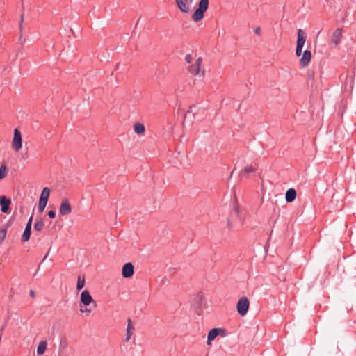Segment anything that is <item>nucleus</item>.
<instances>
[{
    "mask_svg": "<svg viewBox=\"0 0 356 356\" xmlns=\"http://www.w3.org/2000/svg\"><path fill=\"white\" fill-rule=\"evenodd\" d=\"M296 191L293 188H289L286 191L285 199L287 202H293L296 197Z\"/></svg>",
    "mask_w": 356,
    "mask_h": 356,
    "instance_id": "15",
    "label": "nucleus"
},
{
    "mask_svg": "<svg viewBox=\"0 0 356 356\" xmlns=\"http://www.w3.org/2000/svg\"><path fill=\"white\" fill-rule=\"evenodd\" d=\"M44 226V223L42 218H37L36 221L34 225V229L40 232Z\"/></svg>",
    "mask_w": 356,
    "mask_h": 356,
    "instance_id": "20",
    "label": "nucleus"
},
{
    "mask_svg": "<svg viewBox=\"0 0 356 356\" xmlns=\"http://www.w3.org/2000/svg\"><path fill=\"white\" fill-rule=\"evenodd\" d=\"M175 2L178 8L182 13H188L190 12L193 0H175Z\"/></svg>",
    "mask_w": 356,
    "mask_h": 356,
    "instance_id": "8",
    "label": "nucleus"
},
{
    "mask_svg": "<svg viewBox=\"0 0 356 356\" xmlns=\"http://www.w3.org/2000/svg\"><path fill=\"white\" fill-rule=\"evenodd\" d=\"M85 285V278L84 276L79 275L77 278V285L76 289L78 291H81Z\"/></svg>",
    "mask_w": 356,
    "mask_h": 356,
    "instance_id": "21",
    "label": "nucleus"
},
{
    "mask_svg": "<svg viewBox=\"0 0 356 356\" xmlns=\"http://www.w3.org/2000/svg\"><path fill=\"white\" fill-rule=\"evenodd\" d=\"M254 33H255L257 35H261V29H260V27H257V28L254 29Z\"/></svg>",
    "mask_w": 356,
    "mask_h": 356,
    "instance_id": "31",
    "label": "nucleus"
},
{
    "mask_svg": "<svg viewBox=\"0 0 356 356\" xmlns=\"http://www.w3.org/2000/svg\"><path fill=\"white\" fill-rule=\"evenodd\" d=\"M6 176V167L2 165L0 167V179H3Z\"/></svg>",
    "mask_w": 356,
    "mask_h": 356,
    "instance_id": "25",
    "label": "nucleus"
},
{
    "mask_svg": "<svg viewBox=\"0 0 356 356\" xmlns=\"http://www.w3.org/2000/svg\"><path fill=\"white\" fill-rule=\"evenodd\" d=\"M257 171V168L250 165H246L243 170H242L239 173V177L241 179L243 178L246 176V175L249 173L255 172Z\"/></svg>",
    "mask_w": 356,
    "mask_h": 356,
    "instance_id": "14",
    "label": "nucleus"
},
{
    "mask_svg": "<svg viewBox=\"0 0 356 356\" xmlns=\"http://www.w3.org/2000/svg\"><path fill=\"white\" fill-rule=\"evenodd\" d=\"M50 194V190L49 188L45 187L42 189L40 200H44L45 202H48V199Z\"/></svg>",
    "mask_w": 356,
    "mask_h": 356,
    "instance_id": "19",
    "label": "nucleus"
},
{
    "mask_svg": "<svg viewBox=\"0 0 356 356\" xmlns=\"http://www.w3.org/2000/svg\"><path fill=\"white\" fill-rule=\"evenodd\" d=\"M209 7V0H200L197 8L193 13L191 18L195 22H200L204 17V13L207 11Z\"/></svg>",
    "mask_w": 356,
    "mask_h": 356,
    "instance_id": "1",
    "label": "nucleus"
},
{
    "mask_svg": "<svg viewBox=\"0 0 356 356\" xmlns=\"http://www.w3.org/2000/svg\"><path fill=\"white\" fill-rule=\"evenodd\" d=\"M47 214H48V216H49L50 218H55V216H56V213H55V211H52V210L49 211H48V213H47Z\"/></svg>",
    "mask_w": 356,
    "mask_h": 356,
    "instance_id": "29",
    "label": "nucleus"
},
{
    "mask_svg": "<svg viewBox=\"0 0 356 356\" xmlns=\"http://www.w3.org/2000/svg\"><path fill=\"white\" fill-rule=\"evenodd\" d=\"M79 311L81 313H87V314H90L91 312H92V309H90V308H88V307H85L84 309L81 307L80 309H79Z\"/></svg>",
    "mask_w": 356,
    "mask_h": 356,
    "instance_id": "26",
    "label": "nucleus"
},
{
    "mask_svg": "<svg viewBox=\"0 0 356 356\" xmlns=\"http://www.w3.org/2000/svg\"><path fill=\"white\" fill-rule=\"evenodd\" d=\"M32 220H33V216H31L29 218V219L28 222H26V225L25 228H26V229H27V228H29V229H31Z\"/></svg>",
    "mask_w": 356,
    "mask_h": 356,
    "instance_id": "28",
    "label": "nucleus"
},
{
    "mask_svg": "<svg viewBox=\"0 0 356 356\" xmlns=\"http://www.w3.org/2000/svg\"><path fill=\"white\" fill-rule=\"evenodd\" d=\"M134 330V328L131 320L129 318L127 321V337H126V339H125L126 341H128L130 339Z\"/></svg>",
    "mask_w": 356,
    "mask_h": 356,
    "instance_id": "17",
    "label": "nucleus"
},
{
    "mask_svg": "<svg viewBox=\"0 0 356 356\" xmlns=\"http://www.w3.org/2000/svg\"><path fill=\"white\" fill-rule=\"evenodd\" d=\"M227 227L229 229H231L232 227V223L230 219H229V218L227 220Z\"/></svg>",
    "mask_w": 356,
    "mask_h": 356,
    "instance_id": "30",
    "label": "nucleus"
},
{
    "mask_svg": "<svg viewBox=\"0 0 356 356\" xmlns=\"http://www.w3.org/2000/svg\"><path fill=\"white\" fill-rule=\"evenodd\" d=\"M23 21H24V14L21 15V20H20V26H19V28L21 30L22 29Z\"/></svg>",
    "mask_w": 356,
    "mask_h": 356,
    "instance_id": "32",
    "label": "nucleus"
},
{
    "mask_svg": "<svg viewBox=\"0 0 356 356\" xmlns=\"http://www.w3.org/2000/svg\"><path fill=\"white\" fill-rule=\"evenodd\" d=\"M342 36V29H337L332 36V42L334 43L335 46H337L340 42L341 38Z\"/></svg>",
    "mask_w": 356,
    "mask_h": 356,
    "instance_id": "13",
    "label": "nucleus"
},
{
    "mask_svg": "<svg viewBox=\"0 0 356 356\" xmlns=\"http://www.w3.org/2000/svg\"><path fill=\"white\" fill-rule=\"evenodd\" d=\"M81 302L85 306H89L90 304H93L94 307H97L96 302L93 300L89 291L87 290H84L81 292Z\"/></svg>",
    "mask_w": 356,
    "mask_h": 356,
    "instance_id": "7",
    "label": "nucleus"
},
{
    "mask_svg": "<svg viewBox=\"0 0 356 356\" xmlns=\"http://www.w3.org/2000/svg\"><path fill=\"white\" fill-rule=\"evenodd\" d=\"M193 60V56H192V55H191V54H187V55H186V56H185V60H186V62L187 63H188V64H191H191H192Z\"/></svg>",
    "mask_w": 356,
    "mask_h": 356,
    "instance_id": "27",
    "label": "nucleus"
},
{
    "mask_svg": "<svg viewBox=\"0 0 356 356\" xmlns=\"http://www.w3.org/2000/svg\"><path fill=\"white\" fill-rule=\"evenodd\" d=\"M235 210H236V212L238 213V207H236L235 208Z\"/></svg>",
    "mask_w": 356,
    "mask_h": 356,
    "instance_id": "34",
    "label": "nucleus"
},
{
    "mask_svg": "<svg viewBox=\"0 0 356 356\" xmlns=\"http://www.w3.org/2000/svg\"><path fill=\"white\" fill-rule=\"evenodd\" d=\"M134 130L138 135H143L145 131V128L143 124L140 122H136L134 124Z\"/></svg>",
    "mask_w": 356,
    "mask_h": 356,
    "instance_id": "16",
    "label": "nucleus"
},
{
    "mask_svg": "<svg viewBox=\"0 0 356 356\" xmlns=\"http://www.w3.org/2000/svg\"><path fill=\"white\" fill-rule=\"evenodd\" d=\"M22 147V138L20 131L18 129H15L14 136L12 141V148L18 152Z\"/></svg>",
    "mask_w": 356,
    "mask_h": 356,
    "instance_id": "5",
    "label": "nucleus"
},
{
    "mask_svg": "<svg viewBox=\"0 0 356 356\" xmlns=\"http://www.w3.org/2000/svg\"><path fill=\"white\" fill-rule=\"evenodd\" d=\"M47 204V202H45V201L42 200H39V203H38V211H39V212L42 213V212L44 211Z\"/></svg>",
    "mask_w": 356,
    "mask_h": 356,
    "instance_id": "24",
    "label": "nucleus"
},
{
    "mask_svg": "<svg viewBox=\"0 0 356 356\" xmlns=\"http://www.w3.org/2000/svg\"><path fill=\"white\" fill-rule=\"evenodd\" d=\"M30 296L33 298L35 296V292L33 290L30 291Z\"/></svg>",
    "mask_w": 356,
    "mask_h": 356,
    "instance_id": "33",
    "label": "nucleus"
},
{
    "mask_svg": "<svg viewBox=\"0 0 356 356\" xmlns=\"http://www.w3.org/2000/svg\"><path fill=\"white\" fill-rule=\"evenodd\" d=\"M31 234V229H30L29 228H27V229L25 228V229L23 232V234L22 236V242L28 241L30 239Z\"/></svg>",
    "mask_w": 356,
    "mask_h": 356,
    "instance_id": "22",
    "label": "nucleus"
},
{
    "mask_svg": "<svg viewBox=\"0 0 356 356\" xmlns=\"http://www.w3.org/2000/svg\"><path fill=\"white\" fill-rule=\"evenodd\" d=\"M202 58L201 57H198L197 59H195L193 63L187 67V70L189 73L194 76H198L200 78H203L204 76L205 71L202 68Z\"/></svg>",
    "mask_w": 356,
    "mask_h": 356,
    "instance_id": "2",
    "label": "nucleus"
},
{
    "mask_svg": "<svg viewBox=\"0 0 356 356\" xmlns=\"http://www.w3.org/2000/svg\"><path fill=\"white\" fill-rule=\"evenodd\" d=\"M302 56L300 60V65L301 67L305 68L310 63L312 58V53L309 50H305L302 53Z\"/></svg>",
    "mask_w": 356,
    "mask_h": 356,
    "instance_id": "12",
    "label": "nucleus"
},
{
    "mask_svg": "<svg viewBox=\"0 0 356 356\" xmlns=\"http://www.w3.org/2000/svg\"><path fill=\"white\" fill-rule=\"evenodd\" d=\"M306 41V36L302 29H298L296 48V55L299 57L302 55V48Z\"/></svg>",
    "mask_w": 356,
    "mask_h": 356,
    "instance_id": "3",
    "label": "nucleus"
},
{
    "mask_svg": "<svg viewBox=\"0 0 356 356\" xmlns=\"http://www.w3.org/2000/svg\"><path fill=\"white\" fill-rule=\"evenodd\" d=\"M134 273V267L131 262L126 263L122 270V275L124 278H130Z\"/></svg>",
    "mask_w": 356,
    "mask_h": 356,
    "instance_id": "9",
    "label": "nucleus"
},
{
    "mask_svg": "<svg viewBox=\"0 0 356 356\" xmlns=\"http://www.w3.org/2000/svg\"><path fill=\"white\" fill-rule=\"evenodd\" d=\"M7 233V227L6 226H2L0 227V241L2 242L6 236Z\"/></svg>",
    "mask_w": 356,
    "mask_h": 356,
    "instance_id": "23",
    "label": "nucleus"
},
{
    "mask_svg": "<svg viewBox=\"0 0 356 356\" xmlns=\"http://www.w3.org/2000/svg\"><path fill=\"white\" fill-rule=\"evenodd\" d=\"M10 204L11 201L10 199L7 198L6 196L0 197L1 211L2 213H9Z\"/></svg>",
    "mask_w": 356,
    "mask_h": 356,
    "instance_id": "11",
    "label": "nucleus"
},
{
    "mask_svg": "<svg viewBox=\"0 0 356 356\" xmlns=\"http://www.w3.org/2000/svg\"><path fill=\"white\" fill-rule=\"evenodd\" d=\"M72 212V207L67 199L62 200L59 207V213L61 216H66Z\"/></svg>",
    "mask_w": 356,
    "mask_h": 356,
    "instance_id": "10",
    "label": "nucleus"
},
{
    "mask_svg": "<svg viewBox=\"0 0 356 356\" xmlns=\"http://www.w3.org/2000/svg\"><path fill=\"white\" fill-rule=\"evenodd\" d=\"M47 342L46 341H42L39 343L38 348H37V354L38 355H42L47 350Z\"/></svg>",
    "mask_w": 356,
    "mask_h": 356,
    "instance_id": "18",
    "label": "nucleus"
},
{
    "mask_svg": "<svg viewBox=\"0 0 356 356\" xmlns=\"http://www.w3.org/2000/svg\"><path fill=\"white\" fill-rule=\"evenodd\" d=\"M250 306V302L248 298L242 297L239 299L236 305V309L238 313L241 316H244L248 313Z\"/></svg>",
    "mask_w": 356,
    "mask_h": 356,
    "instance_id": "4",
    "label": "nucleus"
},
{
    "mask_svg": "<svg viewBox=\"0 0 356 356\" xmlns=\"http://www.w3.org/2000/svg\"><path fill=\"white\" fill-rule=\"evenodd\" d=\"M225 330L223 328H213L211 329L207 335V344L211 345V341L214 340L218 336L222 335V337L225 336Z\"/></svg>",
    "mask_w": 356,
    "mask_h": 356,
    "instance_id": "6",
    "label": "nucleus"
}]
</instances>
